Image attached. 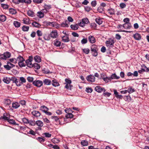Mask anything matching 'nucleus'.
<instances>
[{
	"mask_svg": "<svg viewBox=\"0 0 149 149\" xmlns=\"http://www.w3.org/2000/svg\"><path fill=\"white\" fill-rule=\"evenodd\" d=\"M17 62H18L19 66L20 67H25L26 65L24 63V59L20 56H19L17 58Z\"/></svg>",
	"mask_w": 149,
	"mask_h": 149,
	"instance_id": "f257e3e1",
	"label": "nucleus"
},
{
	"mask_svg": "<svg viewBox=\"0 0 149 149\" xmlns=\"http://www.w3.org/2000/svg\"><path fill=\"white\" fill-rule=\"evenodd\" d=\"M33 60V56H31L29 57L28 59L25 62L27 66L30 68L33 67V64L32 63Z\"/></svg>",
	"mask_w": 149,
	"mask_h": 149,
	"instance_id": "f03ea898",
	"label": "nucleus"
},
{
	"mask_svg": "<svg viewBox=\"0 0 149 149\" xmlns=\"http://www.w3.org/2000/svg\"><path fill=\"white\" fill-rule=\"evenodd\" d=\"M114 40L112 39H110L106 42V46L109 48H111L113 46Z\"/></svg>",
	"mask_w": 149,
	"mask_h": 149,
	"instance_id": "7ed1b4c3",
	"label": "nucleus"
},
{
	"mask_svg": "<svg viewBox=\"0 0 149 149\" xmlns=\"http://www.w3.org/2000/svg\"><path fill=\"white\" fill-rule=\"evenodd\" d=\"M33 123V124H32V125H36L37 126L39 127H42L43 126L44 124L40 120L36 121L35 122L34 121H32Z\"/></svg>",
	"mask_w": 149,
	"mask_h": 149,
	"instance_id": "20e7f679",
	"label": "nucleus"
},
{
	"mask_svg": "<svg viewBox=\"0 0 149 149\" xmlns=\"http://www.w3.org/2000/svg\"><path fill=\"white\" fill-rule=\"evenodd\" d=\"M88 81L91 82H94L95 80V77L92 75H90L88 76L86 78Z\"/></svg>",
	"mask_w": 149,
	"mask_h": 149,
	"instance_id": "39448f33",
	"label": "nucleus"
},
{
	"mask_svg": "<svg viewBox=\"0 0 149 149\" xmlns=\"http://www.w3.org/2000/svg\"><path fill=\"white\" fill-rule=\"evenodd\" d=\"M95 91L98 93H101L102 92H104L105 90L104 88H102L100 86H96L95 87Z\"/></svg>",
	"mask_w": 149,
	"mask_h": 149,
	"instance_id": "423d86ee",
	"label": "nucleus"
},
{
	"mask_svg": "<svg viewBox=\"0 0 149 149\" xmlns=\"http://www.w3.org/2000/svg\"><path fill=\"white\" fill-rule=\"evenodd\" d=\"M34 85L38 87L41 86L43 84L42 82L40 80H36L34 81L33 82Z\"/></svg>",
	"mask_w": 149,
	"mask_h": 149,
	"instance_id": "0eeeda50",
	"label": "nucleus"
},
{
	"mask_svg": "<svg viewBox=\"0 0 149 149\" xmlns=\"http://www.w3.org/2000/svg\"><path fill=\"white\" fill-rule=\"evenodd\" d=\"M51 36L53 38H56L57 37L58 33L57 31L52 30L50 33Z\"/></svg>",
	"mask_w": 149,
	"mask_h": 149,
	"instance_id": "6e6552de",
	"label": "nucleus"
},
{
	"mask_svg": "<svg viewBox=\"0 0 149 149\" xmlns=\"http://www.w3.org/2000/svg\"><path fill=\"white\" fill-rule=\"evenodd\" d=\"M32 113L33 116L36 117H39L41 115L40 113L38 111L36 110H33L32 112Z\"/></svg>",
	"mask_w": 149,
	"mask_h": 149,
	"instance_id": "1a4fd4ad",
	"label": "nucleus"
},
{
	"mask_svg": "<svg viewBox=\"0 0 149 149\" xmlns=\"http://www.w3.org/2000/svg\"><path fill=\"white\" fill-rule=\"evenodd\" d=\"M132 26L130 23H125L123 24V27L125 29H130L132 27Z\"/></svg>",
	"mask_w": 149,
	"mask_h": 149,
	"instance_id": "9d476101",
	"label": "nucleus"
},
{
	"mask_svg": "<svg viewBox=\"0 0 149 149\" xmlns=\"http://www.w3.org/2000/svg\"><path fill=\"white\" fill-rule=\"evenodd\" d=\"M9 119V114L6 113H5L3 114V116H2L0 118L1 119H3L4 120H8Z\"/></svg>",
	"mask_w": 149,
	"mask_h": 149,
	"instance_id": "9b49d317",
	"label": "nucleus"
},
{
	"mask_svg": "<svg viewBox=\"0 0 149 149\" xmlns=\"http://www.w3.org/2000/svg\"><path fill=\"white\" fill-rule=\"evenodd\" d=\"M88 39L89 42L91 43H94L96 42L95 38L93 36L91 35L88 36Z\"/></svg>",
	"mask_w": 149,
	"mask_h": 149,
	"instance_id": "f8f14e48",
	"label": "nucleus"
},
{
	"mask_svg": "<svg viewBox=\"0 0 149 149\" xmlns=\"http://www.w3.org/2000/svg\"><path fill=\"white\" fill-rule=\"evenodd\" d=\"M134 38L137 40H140L141 39V36L139 33H136L134 35Z\"/></svg>",
	"mask_w": 149,
	"mask_h": 149,
	"instance_id": "ddd939ff",
	"label": "nucleus"
},
{
	"mask_svg": "<svg viewBox=\"0 0 149 149\" xmlns=\"http://www.w3.org/2000/svg\"><path fill=\"white\" fill-rule=\"evenodd\" d=\"M10 79L9 77H4L3 79V81L5 83L8 84L10 81Z\"/></svg>",
	"mask_w": 149,
	"mask_h": 149,
	"instance_id": "4468645a",
	"label": "nucleus"
},
{
	"mask_svg": "<svg viewBox=\"0 0 149 149\" xmlns=\"http://www.w3.org/2000/svg\"><path fill=\"white\" fill-rule=\"evenodd\" d=\"M20 106V104L17 102H13L12 103V107L15 109L18 108Z\"/></svg>",
	"mask_w": 149,
	"mask_h": 149,
	"instance_id": "2eb2a0df",
	"label": "nucleus"
},
{
	"mask_svg": "<svg viewBox=\"0 0 149 149\" xmlns=\"http://www.w3.org/2000/svg\"><path fill=\"white\" fill-rule=\"evenodd\" d=\"M61 42L57 39H56L53 41L54 45L56 47H59L61 45Z\"/></svg>",
	"mask_w": 149,
	"mask_h": 149,
	"instance_id": "dca6fc26",
	"label": "nucleus"
},
{
	"mask_svg": "<svg viewBox=\"0 0 149 149\" xmlns=\"http://www.w3.org/2000/svg\"><path fill=\"white\" fill-rule=\"evenodd\" d=\"M62 41L65 42H68L69 41V39L68 36H64L62 37Z\"/></svg>",
	"mask_w": 149,
	"mask_h": 149,
	"instance_id": "f3484780",
	"label": "nucleus"
},
{
	"mask_svg": "<svg viewBox=\"0 0 149 149\" xmlns=\"http://www.w3.org/2000/svg\"><path fill=\"white\" fill-rule=\"evenodd\" d=\"M95 21L99 25L101 24L103 22L102 19L100 17L97 18L95 19Z\"/></svg>",
	"mask_w": 149,
	"mask_h": 149,
	"instance_id": "a211bd4d",
	"label": "nucleus"
},
{
	"mask_svg": "<svg viewBox=\"0 0 149 149\" xmlns=\"http://www.w3.org/2000/svg\"><path fill=\"white\" fill-rule=\"evenodd\" d=\"M114 94L115 95L116 97L117 98H119L120 99L122 98L123 96L121 95L118 94V93L117 92L116 90H114Z\"/></svg>",
	"mask_w": 149,
	"mask_h": 149,
	"instance_id": "6ab92c4d",
	"label": "nucleus"
},
{
	"mask_svg": "<svg viewBox=\"0 0 149 149\" xmlns=\"http://www.w3.org/2000/svg\"><path fill=\"white\" fill-rule=\"evenodd\" d=\"M34 59L35 62L38 63H40L41 61V59L40 57L39 56H36L34 57Z\"/></svg>",
	"mask_w": 149,
	"mask_h": 149,
	"instance_id": "aec40b11",
	"label": "nucleus"
},
{
	"mask_svg": "<svg viewBox=\"0 0 149 149\" xmlns=\"http://www.w3.org/2000/svg\"><path fill=\"white\" fill-rule=\"evenodd\" d=\"M13 81L16 83L17 86H19L22 84V83L20 82V80L16 78L14 79H13Z\"/></svg>",
	"mask_w": 149,
	"mask_h": 149,
	"instance_id": "412c9836",
	"label": "nucleus"
},
{
	"mask_svg": "<svg viewBox=\"0 0 149 149\" xmlns=\"http://www.w3.org/2000/svg\"><path fill=\"white\" fill-rule=\"evenodd\" d=\"M43 83L45 84L46 85H49L51 84V80L48 79H46L44 80Z\"/></svg>",
	"mask_w": 149,
	"mask_h": 149,
	"instance_id": "4be33fe9",
	"label": "nucleus"
},
{
	"mask_svg": "<svg viewBox=\"0 0 149 149\" xmlns=\"http://www.w3.org/2000/svg\"><path fill=\"white\" fill-rule=\"evenodd\" d=\"M91 51L96 52L97 50V45H93L91 46Z\"/></svg>",
	"mask_w": 149,
	"mask_h": 149,
	"instance_id": "5701e85b",
	"label": "nucleus"
},
{
	"mask_svg": "<svg viewBox=\"0 0 149 149\" xmlns=\"http://www.w3.org/2000/svg\"><path fill=\"white\" fill-rule=\"evenodd\" d=\"M40 109L42 111L45 113L48 110V109L46 107L43 106L40 107Z\"/></svg>",
	"mask_w": 149,
	"mask_h": 149,
	"instance_id": "b1692460",
	"label": "nucleus"
},
{
	"mask_svg": "<svg viewBox=\"0 0 149 149\" xmlns=\"http://www.w3.org/2000/svg\"><path fill=\"white\" fill-rule=\"evenodd\" d=\"M37 15L40 18L43 17L44 16V13L40 11L38 12L37 13Z\"/></svg>",
	"mask_w": 149,
	"mask_h": 149,
	"instance_id": "393cba45",
	"label": "nucleus"
},
{
	"mask_svg": "<svg viewBox=\"0 0 149 149\" xmlns=\"http://www.w3.org/2000/svg\"><path fill=\"white\" fill-rule=\"evenodd\" d=\"M4 54L6 60L7 58H10L11 56V54L8 52H6L4 53Z\"/></svg>",
	"mask_w": 149,
	"mask_h": 149,
	"instance_id": "a878e982",
	"label": "nucleus"
},
{
	"mask_svg": "<svg viewBox=\"0 0 149 149\" xmlns=\"http://www.w3.org/2000/svg\"><path fill=\"white\" fill-rule=\"evenodd\" d=\"M110 78L111 79H117L120 78V77L117 76L115 74H113L111 75Z\"/></svg>",
	"mask_w": 149,
	"mask_h": 149,
	"instance_id": "bb28decb",
	"label": "nucleus"
},
{
	"mask_svg": "<svg viewBox=\"0 0 149 149\" xmlns=\"http://www.w3.org/2000/svg\"><path fill=\"white\" fill-rule=\"evenodd\" d=\"M127 90V92H128L129 93H131L135 91L134 89L131 86L129 87L128 90Z\"/></svg>",
	"mask_w": 149,
	"mask_h": 149,
	"instance_id": "cd10ccee",
	"label": "nucleus"
},
{
	"mask_svg": "<svg viewBox=\"0 0 149 149\" xmlns=\"http://www.w3.org/2000/svg\"><path fill=\"white\" fill-rule=\"evenodd\" d=\"M27 14L28 16L31 17H33L34 16V13L31 10L28 11Z\"/></svg>",
	"mask_w": 149,
	"mask_h": 149,
	"instance_id": "c85d7f7f",
	"label": "nucleus"
},
{
	"mask_svg": "<svg viewBox=\"0 0 149 149\" xmlns=\"http://www.w3.org/2000/svg\"><path fill=\"white\" fill-rule=\"evenodd\" d=\"M10 13L12 15H14L16 14L17 12L16 10L13 8H10L9 9Z\"/></svg>",
	"mask_w": 149,
	"mask_h": 149,
	"instance_id": "c756f323",
	"label": "nucleus"
},
{
	"mask_svg": "<svg viewBox=\"0 0 149 149\" xmlns=\"http://www.w3.org/2000/svg\"><path fill=\"white\" fill-rule=\"evenodd\" d=\"M32 25L36 27H40L41 25L38 22H35L32 23Z\"/></svg>",
	"mask_w": 149,
	"mask_h": 149,
	"instance_id": "7c9ffc66",
	"label": "nucleus"
},
{
	"mask_svg": "<svg viewBox=\"0 0 149 149\" xmlns=\"http://www.w3.org/2000/svg\"><path fill=\"white\" fill-rule=\"evenodd\" d=\"M69 23L68 21H65L61 24V26L62 27H68Z\"/></svg>",
	"mask_w": 149,
	"mask_h": 149,
	"instance_id": "2f4dec72",
	"label": "nucleus"
},
{
	"mask_svg": "<svg viewBox=\"0 0 149 149\" xmlns=\"http://www.w3.org/2000/svg\"><path fill=\"white\" fill-rule=\"evenodd\" d=\"M81 144L83 146H87L88 145V142L86 140H83L81 141Z\"/></svg>",
	"mask_w": 149,
	"mask_h": 149,
	"instance_id": "473e14b6",
	"label": "nucleus"
},
{
	"mask_svg": "<svg viewBox=\"0 0 149 149\" xmlns=\"http://www.w3.org/2000/svg\"><path fill=\"white\" fill-rule=\"evenodd\" d=\"M6 19V17L5 15H0V21L3 22Z\"/></svg>",
	"mask_w": 149,
	"mask_h": 149,
	"instance_id": "72a5a7b5",
	"label": "nucleus"
},
{
	"mask_svg": "<svg viewBox=\"0 0 149 149\" xmlns=\"http://www.w3.org/2000/svg\"><path fill=\"white\" fill-rule=\"evenodd\" d=\"M13 24L16 27H19L20 26V23L19 22L16 21H15L13 22Z\"/></svg>",
	"mask_w": 149,
	"mask_h": 149,
	"instance_id": "f704fd0d",
	"label": "nucleus"
},
{
	"mask_svg": "<svg viewBox=\"0 0 149 149\" xmlns=\"http://www.w3.org/2000/svg\"><path fill=\"white\" fill-rule=\"evenodd\" d=\"M1 6L4 9H7L9 7V6L7 4L1 3Z\"/></svg>",
	"mask_w": 149,
	"mask_h": 149,
	"instance_id": "c9c22d12",
	"label": "nucleus"
},
{
	"mask_svg": "<svg viewBox=\"0 0 149 149\" xmlns=\"http://www.w3.org/2000/svg\"><path fill=\"white\" fill-rule=\"evenodd\" d=\"M23 21L24 24H29V19L25 18L23 19Z\"/></svg>",
	"mask_w": 149,
	"mask_h": 149,
	"instance_id": "e433bc0d",
	"label": "nucleus"
},
{
	"mask_svg": "<svg viewBox=\"0 0 149 149\" xmlns=\"http://www.w3.org/2000/svg\"><path fill=\"white\" fill-rule=\"evenodd\" d=\"M29 27L28 26H24L22 28V30L24 31H27L29 30Z\"/></svg>",
	"mask_w": 149,
	"mask_h": 149,
	"instance_id": "4c0bfd02",
	"label": "nucleus"
},
{
	"mask_svg": "<svg viewBox=\"0 0 149 149\" xmlns=\"http://www.w3.org/2000/svg\"><path fill=\"white\" fill-rule=\"evenodd\" d=\"M33 67H34L37 69H39L40 68V66L37 63H34L33 65Z\"/></svg>",
	"mask_w": 149,
	"mask_h": 149,
	"instance_id": "58836bf2",
	"label": "nucleus"
},
{
	"mask_svg": "<svg viewBox=\"0 0 149 149\" xmlns=\"http://www.w3.org/2000/svg\"><path fill=\"white\" fill-rule=\"evenodd\" d=\"M44 6L45 9H46V10H47L48 11L51 8V6L50 5H47L45 4Z\"/></svg>",
	"mask_w": 149,
	"mask_h": 149,
	"instance_id": "ea45409f",
	"label": "nucleus"
},
{
	"mask_svg": "<svg viewBox=\"0 0 149 149\" xmlns=\"http://www.w3.org/2000/svg\"><path fill=\"white\" fill-rule=\"evenodd\" d=\"M108 12L110 15H113L114 14V10L112 8L108 10Z\"/></svg>",
	"mask_w": 149,
	"mask_h": 149,
	"instance_id": "a19ab883",
	"label": "nucleus"
},
{
	"mask_svg": "<svg viewBox=\"0 0 149 149\" xmlns=\"http://www.w3.org/2000/svg\"><path fill=\"white\" fill-rule=\"evenodd\" d=\"M42 135L45 136L46 137L49 138L52 135L48 132H45Z\"/></svg>",
	"mask_w": 149,
	"mask_h": 149,
	"instance_id": "79ce46f5",
	"label": "nucleus"
},
{
	"mask_svg": "<svg viewBox=\"0 0 149 149\" xmlns=\"http://www.w3.org/2000/svg\"><path fill=\"white\" fill-rule=\"evenodd\" d=\"M52 141L54 143H58L60 141L59 139L57 138L53 139H52Z\"/></svg>",
	"mask_w": 149,
	"mask_h": 149,
	"instance_id": "37998d69",
	"label": "nucleus"
},
{
	"mask_svg": "<svg viewBox=\"0 0 149 149\" xmlns=\"http://www.w3.org/2000/svg\"><path fill=\"white\" fill-rule=\"evenodd\" d=\"M70 26L72 29L74 30H76L78 28V26L77 24L71 25Z\"/></svg>",
	"mask_w": 149,
	"mask_h": 149,
	"instance_id": "c03bdc74",
	"label": "nucleus"
},
{
	"mask_svg": "<svg viewBox=\"0 0 149 149\" xmlns=\"http://www.w3.org/2000/svg\"><path fill=\"white\" fill-rule=\"evenodd\" d=\"M5 104L7 105H9L11 104V101L9 99L6 100L5 101Z\"/></svg>",
	"mask_w": 149,
	"mask_h": 149,
	"instance_id": "a18cd8bd",
	"label": "nucleus"
},
{
	"mask_svg": "<svg viewBox=\"0 0 149 149\" xmlns=\"http://www.w3.org/2000/svg\"><path fill=\"white\" fill-rule=\"evenodd\" d=\"M82 50L84 53L86 54H88L89 53L90 50L88 48L82 49Z\"/></svg>",
	"mask_w": 149,
	"mask_h": 149,
	"instance_id": "49530a36",
	"label": "nucleus"
},
{
	"mask_svg": "<svg viewBox=\"0 0 149 149\" xmlns=\"http://www.w3.org/2000/svg\"><path fill=\"white\" fill-rule=\"evenodd\" d=\"M65 117L67 118H72L73 117V115L71 113H68L65 115Z\"/></svg>",
	"mask_w": 149,
	"mask_h": 149,
	"instance_id": "de8ad7c7",
	"label": "nucleus"
},
{
	"mask_svg": "<svg viewBox=\"0 0 149 149\" xmlns=\"http://www.w3.org/2000/svg\"><path fill=\"white\" fill-rule=\"evenodd\" d=\"M9 61L11 62L14 64L17 63V59L15 58H10L9 59Z\"/></svg>",
	"mask_w": 149,
	"mask_h": 149,
	"instance_id": "09e8293b",
	"label": "nucleus"
},
{
	"mask_svg": "<svg viewBox=\"0 0 149 149\" xmlns=\"http://www.w3.org/2000/svg\"><path fill=\"white\" fill-rule=\"evenodd\" d=\"M43 0H33V2L39 4L42 3Z\"/></svg>",
	"mask_w": 149,
	"mask_h": 149,
	"instance_id": "8fccbe9b",
	"label": "nucleus"
},
{
	"mask_svg": "<svg viewBox=\"0 0 149 149\" xmlns=\"http://www.w3.org/2000/svg\"><path fill=\"white\" fill-rule=\"evenodd\" d=\"M22 122L24 123H29V121L28 119L24 118L22 119Z\"/></svg>",
	"mask_w": 149,
	"mask_h": 149,
	"instance_id": "3c124183",
	"label": "nucleus"
},
{
	"mask_svg": "<svg viewBox=\"0 0 149 149\" xmlns=\"http://www.w3.org/2000/svg\"><path fill=\"white\" fill-rule=\"evenodd\" d=\"M52 85L55 86H57L59 85V84L57 82L56 80L52 81Z\"/></svg>",
	"mask_w": 149,
	"mask_h": 149,
	"instance_id": "603ef678",
	"label": "nucleus"
},
{
	"mask_svg": "<svg viewBox=\"0 0 149 149\" xmlns=\"http://www.w3.org/2000/svg\"><path fill=\"white\" fill-rule=\"evenodd\" d=\"M81 42L82 44H84L86 43L87 42V38H83L81 41Z\"/></svg>",
	"mask_w": 149,
	"mask_h": 149,
	"instance_id": "864d4df0",
	"label": "nucleus"
},
{
	"mask_svg": "<svg viewBox=\"0 0 149 149\" xmlns=\"http://www.w3.org/2000/svg\"><path fill=\"white\" fill-rule=\"evenodd\" d=\"M43 38L46 40H50V37L48 35H45L44 36Z\"/></svg>",
	"mask_w": 149,
	"mask_h": 149,
	"instance_id": "5fc2aeb1",
	"label": "nucleus"
},
{
	"mask_svg": "<svg viewBox=\"0 0 149 149\" xmlns=\"http://www.w3.org/2000/svg\"><path fill=\"white\" fill-rule=\"evenodd\" d=\"M51 118L53 120L55 121H57L59 119V118L56 116H52Z\"/></svg>",
	"mask_w": 149,
	"mask_h": 149,
	"instance_id": "6e6d98bb",
	"label": "nucleus"
},
{
	"mask_svg": "<svg viewBox=\"0 0 149 149\" xmlns=\"http://www.w3.org/2000/svg\"><path fill=\"white\" fill-rule=\"evenodd\" d=\"M142 67L144 69L145 72H148L149 71V69L147 68L145 65H143Z\"/></svg>",
	"mask_w": 149,
	"mask_h": 149,
	"instance_id": "4d7b16f0",
	"label": "nucleus"
},
{
	"mask_svg": "<svg viewBox=\"0 0 149 149\" xmlns=\"http://www.w3.org/2000/svg\"><path fill=\"white\" fill-rule=\"evenodd\" d=\"M86 91L87 93H91L93 91V90L91 88H86Z\"/></svg>",
	"mask_w": 149,
	"mask_h": 149,
	"instance_id": "13d9d810",
	"label": "nucleus"
},
{
	"mask_svg": "<svg viewBox=\"0 0 149 149\" xmlns=\"http://www.w3.org/2000/svg\"><path fill=\"white\" fill-rule=\"evenodd\" d=\"M82 21L85 24H87L89 22L87 18L82 19Z\"/></svg>",
	"mask_w": 149,
	"mask_h": 149,
	"instance_id": "bf43d9fd",
	"label": "nucleus"
},
{
	"mask_svg": "<svg viewBox=\"0 0 149 149\" xmlns=\"http://www.w3.org/2000/svg\"><path fill=\"white\" fill-rule=\"evenodd\" d=\"M66 85L65 86V87L67 89H69L70 90L71 89V88L72 87V86L71 85V84H66Z\"/></svg>",
	"mask_w": 149,
	"mask_h": 149,
	"instance_id": "052dcab7",
	"label": "nucleus"
},
{
	"mask_svg": "<svg viewBox=\"0 0 149 149\" xmlns=\"http://www.w3.org/2000/svg\"><path fill=\"white\" fill-rule=\"evenodd\" d=\"M84 9L85 11L87 12H88L92 10V8L89 6H86L85 7Z\"/></svg>",
	"mask_w": 149,
	"mask_h": 149,
	"instance_id": "680f3d73",
	"label": "nucleus"
},
{
	"mask_svg": "<svg viewBox=\"0 0 149 149\" xmlns=\"http://www.w3.org/2000/svg\"><path fill=\"white\" fill-rule=\"evenodd\" d=\"M126 4L124 3H121L120 4V6L122 9L125 8L126 7Z\"/></svg>",
	"mask_w": 149,
	"mask_h": 149,
	"instance_id": "e2e57ef3",
	"label": "nucleus"
},
{
	"mask_svg": "<svg viewBox=\"0 0 149 149\" xmlns=\"http://www.w3.org/2000/svg\"><path fill=\"white\" fill-rule=\"evenodd\" d=\"M65 84H71V81L69 79H65Z\"/></svg>",
	"mask_w": 149,
	"mask_h": 149,
	"instance_id": "0e129e2a",
	"label": "nucleus"
},
{
	"mask_svg": "<svg viewBox=\"0 0 149 149\" xmlns=\"http://www.w3.org/2000/svg\"><path fill=\"white\" fill-rule=\"evenodd\" d=\"M130 19L127 18H126L124 19H123V22L125 23H130L129 22H130Z\"/></svg>",
	"mask_w": 149,
	"mask_h": 149,
	"instance_id": "69168bd1",
	"label": "nucleus"
},
{
	"mask_svg": "<svg viewBox=\"0 0 149 149\" xmlns=\"http://www.w3.org/2000/svg\"><path fill=\"white\" fill-rule=\"evenodd\" d=\"M4 68L7 70H9L11 69V66H9L7 64L6 65H4Z\"/></svg>",
	"mask_w": 149,
	"mask_h": 149,
	"instance_id": "338daca9",
	"label": "nucleus"
},
{
	"mask_svg": "<svg viewBox=\"0 0 149 149\" xmlns=\"http://www.w3.org/2000/svg\"><path fill=\"white\" fill-rule=\"evenodd\" d=\"M37 33L38 36H41L42 35V31L39 30H38L37 31Z\"/></svg>",
	"mask_w": 149,
	"mask_h": 149,
	"instance_id": "774afa93",
	"label": "nucleus"
}]
</instances>
